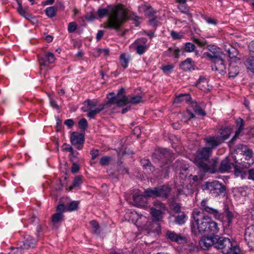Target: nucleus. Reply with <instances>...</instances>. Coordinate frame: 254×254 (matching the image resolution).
<instances>
[{
  "label": "nucleus",
  "mask_w": 254,
  "mask_h": 254,
  "mask_svg": "<svg viewBox=\"0 0 254 254\" xmlns=\"http://www.w3.org/2000/svg\"><path fill=\"white\" fill-rule=\"evenodd\" d=\"M192 215L194 222L192 223L191 230L194 235L203 233L214 235L218 232L219 229L217 223L210 217L204 215L197 209L193 211Z\"/></svg>",
  "instance_id": "1"
},
{
  "label": "nucleus",
  "mask_w": 254,
  "mask_h": 254,
  "mask_svg": "<svg viewBox=\"0 0 254 254\" xmlns=\"http://www.w3.org/2000/svg\"><path fill=\"white\" fill-rule=\"evenodd\" d=\"M127 19L126 12L123 8L114 9L104 23V27L118 30L125 21Z\"/></svg>",
  "instance_id": "2"
},
{
  "label": "nucleus",
  "mask_w": 254,
  "mask_h": 254,
  "mask_svg": "<svg viewBox=\"0 0 254 254\" xmlns=\"http://www.w3.org/2000/svg\"><path fill=\"white\" fill-rule=\"evenodd\" d=\"M202 189L211 194L212 195L217 197L225 190V186L218 181L215 180L212 182H207L202 185Z\"/></svg>",
  "instance_id": "3"
},
{
  "label": "nucleus",
  "mask_w": 254,
  "mask_h": 254,
  "mask_svg": "<svg viewBox=\"0 0 254 254\" xmlns=\"http://www.w3.org/2000/svg\"><path fill=\"white\" fill-rule=\"evenodd\" d=\"M86 108L84 112H88L87 117L90 119H94L95 116L102 111L106 108L107 104H100L97 107V102L94 100H87L85 102Z\"/></svg>",
  "instance_id": "4"
},
{
  "label": "nucleus",
  "mask_w": 254,
  "mask_h": 254,
  "mask_svg": "<svg viewBox=\"0 0 254 254\" xmlns=\"http://www.w3.org/2000/svg\"><path fill=\"white\" fill-rule=\"evenodd\" d=\"M171 191V188L167 185H163L153 189H147L145 190L146 196L157 197H161L166 198Z\"/></svg>",
  "instance_id": "5"
},
{
  "label": "nucleus",
  "mask_w": 254,
  "mask_h": 254,
  "mask_svg": "<svg viewBox=\"0 0 254 254\" xmlns=\"http://www.w3.org/2000/svg\"><path fill=\"white\" fill-rule=\"evenodd\" d=\"M211 153V148L205 147L199 149L196 152L194 160L196 165L200 169L208 161Z\"/></svg>",
  "instance_id": "6"
},
{
  "label": "nucleus",
  "mask_w": 254,
  "mask_h": 254,
  "mask_svg": "<svg viewBox=\"0 0 254 254\" xmlns=\"http://www.w3.org/2000/svg\"><path fill=\"white\" fill-rule=\"evenodd\" d=\"M216 239L215 248L219 250L224 254H229L232 252L233 244L229 239L217 236Z\"/></svg>",
  "instance_id": "7"
},
{
  "label": "nucleus",
  "mask_w": 254,
  "mask_h": 254,
  "mask_svg": "<svg viewBox=\"0 0 254 254\" xmlns=\"http://www.w3.org/2000/svg\"><path fill=\"white\" fill-rule=\"evenodd\" d=\"M125 94V90L123 88L120 89L116 95L114 93L112 92L107 95V98L109 102L104 104H107L106 108L111 104H115L118 106H124V98Z\"/></svg>",
  "instance_id": "8"
},
{
  "label": "nucleus",
  "mask_w": 254,
  "mask_h": 254,
  "mask_svg": "<svg viewBox=\"0 0 254 254\" xmlns=\"http://www.w3.org/2000/svg\"><path fill=\"white\" fill-rule=\"evenodd\" d=\"M200 209L203 212L207 213L212 215L215 219H221L223 217V214L218 209L210 207L208 203V200L203 199L201 202Z\"/></svg>",
  "instance_id": "9"
},
{
  "label": "nucleus",
  "mask_w": 254,
  "mask_h": 254,
  "mask_svg": "<svg viewBox=\"0 0 254 254\" xmlns=\"http://www.w3.org/2000/svg\"><path fill=\"white\" fill-rule=\"evenodd\" d=\"M134 44L136 45V53L139 55H143L149 47V44H147V39L145 38L137 39Z\"/></svg>",
  "instance_id": "10"
},
{
  "label": "nucleus",
  "mask_w": 254,
  "mask_h": 254,
  "mask_svg": "<svg viewBox=\"0 0 254 254\" xmlns=\"http://www.w3.org/2000/svg\"><path fill=\"white\" fill-rule=\"evenodd\" d=\"M70 139L71 144L77 146V149L80 150L82 148V144L84 141V136L82 133L73 132L71 133Z\"/></svg>",
  "instance_id": "11"
},
{
  "label": "nucleus",
  "mask_w": 254,
  "mask_h": 254,
  "mask_svg": "<svg viewBox=\"0 0 254 254\" xmlns=\"http://www.w3.org/2000/svg\"><path fill=\"white\" fill-rule=\"evenodd\" d=\"M144 192V193L139 192L135 193L133 195V201L134 205L139 207H143L146 206L147 202V197Z\"/></svg>",
  "instance_id": "12"
},
{
  "label": "nucleus",
  "mask_w": 254,
  "mask_h": 254,
  "mask_svg": "<svg viewBox=\"0 0 254 254\" xmlns=\"http://www.w3.org/2000/svg\"><path fill=\"white\" fill-rule=\"evenodd\" d=\"M216 237L217 236L202 237L199 242L200 247L203 250H207L213 245L215 246Z\"/></svg>",
  "instance_id": "13"
},
{
  "label": "nucleus",
  "mask_w": 254,
  "mask_h": 254,
  "mask_svg": "<svg viewBox=\"0 0 254 254\" xmlns=\"http://www.w3.org/2000/svg\"><path fill=\"white\" fill-rule=\"evenodd\" d=\"M204 141L207 146L206 147L211 148V152L213 149L217 147L222 143L220 138H219L216 135L207 136L204 138Z\"/></svg>",
  "instance_id": "14"
},
{
  "label": "nucleus",
  "mask_w": 254,
  "mask_h": 254,
  "mask_svg": "<svg viewBox=\"0 0 254 254\" xmlns=\"http://www.w3.org/2000/svg\"><path fill=\"white\" fill-rule=\"evenodd\" d=\"M218 159L216 158L212 159L211 161H207L200 168L204 172H209L214 173L217 171Z\"/></svg>",
  "instance_id": "15"
},
{
  "label": "nucleus",
  "mask_w": 254,
  "mask_h": 254,
  "mask_svg": "<svg viewBox=\"0 0 254 254\" xmlns=\"http://www.w3.org/2000/svg\"><path fill=\"white\" fill-rule=\"evenodd\" d=\"M135 214L137 216L136 223L138 227L143 228L146 229H151L150 227L151 224L148 222V218L137 212H135Z\"/></svg>",
  "instance_id": "16"
},
{
  "label": "nucleus",
  "mask_w": 254,
  "mask_h": 254,
  "mask_svg": "<svg viewBox=\"0 0 254 254\" xmlns=\"http://www.w3.org/2000/svg\"><path fill=\"white\" fill-rule=\"evenodd\" d=\"M211 66L213 70L217 71L218 73L224 74L226 73V65L223 60L219 56L213 62Z\"/></svg>",
  "instance_id": "17"
},
{
  "label": "nucleus",
  "mask_w": 254,
  "mask_h": 254,
  "mask_svg": "<svg viewBox=\"0 0 254 254\" xmlns=\"http://www.w3.org/2000/svg\"><path fill=\"white\" fill-rule=\"evenodd\" d=\"M166 237L172 242L177 243H183L186 242L185 237L181 234H177L174 231L168 230L166 232Z\"/></svg>",
  "instance_id": "18"
},
{
  "label": "nucleus",
  "mask_w": 254,
  "mask_h": 254,
  "mask_svg": "<svg viewBox=\"0 0 254 254\" xmlns=\"http://www.w3.org/2000/svg\"><path fill=\"white\" fill-rule=\"evenodd\" d=\"M39 64L41 66H48L55 61V58L52 53H47L39 58Z\"/></svg>",
  "instance_id": "19"
},
{
  "label": "nucleus",
  "mask_w": 254,
  "mask_h": 254,
  "mask_svg": "<svg viewBox=\"0 0 254 254\" xmlns=\"http://www.w3.org/2000/svg\"><path fill=\"white\" fill-rule=\"evenodd\" d=\"M234 166V164L230 162L229 158L226 157L221 161L218 170L222 173L229 172Z\"/></svg>",
  "instance_id": "20"
},
{
  "label": "nucleus",
  "mask_w": 254,
  "mask_h": 254,
  "mask_svg": "<svg viewBox=\"0 0 254 254\" xmlns=\"http://www.w3.org/2000/svg\"><path fill=\"white\" fill-rule=\"evenodd\" d=\"M124 106L127 105H135L142 102V97L140 95H136L134 96H126L124 94Z\"/></svg>",
  "instance_id": "21"
},
{
  "label": "nucleus",
  "mask_w": 254,
  "mask_h": 254,
  "mask_svg": "<svg viewBox=\"0 0 254 254\" xmlns=\"http://www.w3.org/2000/svg\"><path fill=\"white\" fill-rule=\"evenodd\" d=\"M36 241L32 237L27 235L24 237V240L20 242V247L23 249H29L33 248L35 247Z\"/></svg>",
  "instance_id": "22"
},
{
  "label": "nucleus",
  "mask_w": 254,
  "mask_h": 254,
  "mask_svg": "<svg viewBox=\"0 0 254 254\" xmlns=\"http://www.w3.org/2000/svg\"><path fill=\"white\" fill-rule=\"evenodd\" d=\"M164 212L162 210H150V213L153 219V222L151 225L156 224L157 228L160 229V227L158 222L161 221Z\"/></svg>",
  "instance_id": "23"
},
{
  "label": "nucleus",
  "mask_w": 254,
  "mask_h": 254,
  "mask_svg": "<svg viewBox=\"0 0 254 254\" xmlns=\"http://www.w3.org/2000/svg\"><path fill=\"white\" fill-rule=\"evenodd\" d=\"M236 127L237 129L235 132L234 136L231 139V142H233L234 140L239 136V134L243 131L244 127V122L242 118H238L236 121Z\"/></svg>",
  "instance_id": "24"
},
{
  "label": "nucleus",
  "mask_w": 254,
  "mask_h": 254,
  "mask_svg": "<svg viewBox=\"0 0 254 254\" xmlns=\"http://www.w3.org/2000/svg\"><path fill=\"white\" fill-rule=\"evenodd\" d=\"M232 129L230 127H223L221 128L218 130L219 135H216L219 138H220L221 141L223 142L226 139L229 137L231 133Z\"/></svg>",
  "instance_id": "25"
},
{
  "label": "nucleus",
  "mask_w": 254,
  "mask_h": 254,
  "mask_svg": "<svg viewBox=\"0 0 254 254\" xmlns=\"http://www.w3.org/2000/svg\"><path fill=\"white\" fill-rule=\"evenodd\" d=\"M222 213L223 214V217L221 219H219V220L223 222H226L227 225L230 226L234 218V214L227 209H226L224 213Z\"/></svg>",
  "instance_id": "26"
},
{
  "label": "nucleus",
  "mask_w": 254,
  "mask_h": 254,
  "mask_svg": "<svg viewBox=\"0 0 254 254\" xmlns=\"http://www.w3.org/2000/svg\"><path fill=\"white\" fill-rule=\"evenodd\" d=\"M181 68L185 71L194 69V64L191 59L188 58L180 64Z\"/></svg>",
  "instance_id": "27"
},
{
  "label": "nucleus",
  "mask_w": 254,
  "mask_h": 254,
  "mask_svg": "<svg viewBox=\"0 0 254 254\" xmlns=\"http://www.w3.org/2000/svg\"><path fill=\"white\" fill-rule=\"evenodd\" d=\"M191 97L189 94H180L176 96L174 100L175 103H189L190 101Z\"/></svg>",
  "instance_id": "28"
},
{
  "label": "nucleus",
  "mask_w": 254,
  "mask_h": 254,
  "mask_svg": "<svg viewBox=\"0 0 254 254\" xmlns=\"http://www.w3.org/2000/svg\"><path fill=\"white\" fill-rule=\"evenodd\" d=\"M180 50L177 47L169 48L166 51L164 52L165 56L178 59L179 57Z\"/></svg>",
  "instance_id": "29"
},
{
  "label": "nucleus",
  "mask_w": 254,
  "mask_h": 254,
  "mask_svg": "<svg viewBox=\"0 0 254 254\" xmlns=\"http://www.w3.org/2000/svg\"><path fill=\"white\" fill-rule=\"evenodd\" d=\"M64 214L62 213H56L52 215V222L54 226L57 227V225L62 223L64 220Z\"/></svg>",
  "instance_id": "30"
},
{
  "label": "nucleus",
  "mask_w": 254,
  "mask_h": 254,
  "mask_svg": "<svg viewBox=\"0 0 254 254\" xmlns=\"http://www.w3.org/2000/svg\"><path fill=\"white\" fill-rule=\"evenodd\" d=\"M174 217L176 223L180 225L185 224L187 218V215L183 212L176 214Z\"/></svg>",
  "instance_id": "31"
},
{
  "label": "nucleus",
  "mask_w": 254,
  "mask_h": 254,
  "mask_svg": "<svg viewBox=\"0 0 254 254\" xmlns=\"http://www.w3.org/2000/svg\"><path fill=\"white\" fill-rule=\"evenodd\" d=\"M190 107L196 114L203 116L205 115V112L198 105L197 102L195 101H190Z\"/></svg>",
  "instance_id": "32"
},
{
  "label": "nucleus",
  "mask_w": 254,
  "mask_h": 254,
  "mask_svg": "<svg viewBox=\"0 0 254 254\" xmlns=\"http://www.w3.org/2000/svg\"><path fill=\"white\" fill-rule=\"evenodd\" d=\"M225 50L230 58H236L238 55V51L231 45L225 46Z\"/></svg>",
  "instance_id": "33"
},
{
  "label": "nucleus",
  "mask_w": 254,
  "mask_h": 254,
  "mask_svg": "<svg viewBox=\"0 0 254 254\" xmlns=\"http://www.w3.org/2000/svg\"><path fill=\"white\" fill-rule=\"evenodd\" d=\"M120 62L122 66L124 69L127 68L129 62V56L125 53H122L120 56Z\"/></svg>",
  "instance_id": "34"
},
{
  "label": "nucleus",
  "mask_w": 254,
  "mask_h": 254,
  "mask_svg": "<svg viewBox=\"0 0 254 254\" xmlns=\"http://www.w3.org/2000/svg\"><path fill=\"white\" fill-rule=\"evenodd\" d=\"M141 164L147 172L149 171L153 172L155 170L154 167L152 165L148 159L142 160L141 161Z\"/></svg>",
  "instance_id": "35"
},
{
  "label": "nucleus",
  "mask_w": 254,
  "mask_h": 254,
  "mask_svg": "<svg viewBox=\"0 0 254 254\" xmlns=\"http://www.w3.org/2000/svg\"><path fill=\"white\" fill-rule=\"evenodd\" d=\"M245 235L250 241H254V225L249 226L246 230Z\"/></svg>",
  "instance_id": "36"
},
{
  "label": "nucleus",
  "mask_w": 254,
  "mask_h": 254,
  "mask_svg": "<svg viewBox=\"0 0 254 254\" xmlns=\"http://www.w3.org/2000/svg\"><path fill=\"white\" fill-rule=\"evenodd\" d=\"M141 8L144 11L145 15L149 17L154 16L157 12L156 10L153 9L149 5H143Z\"/></svg>",
  "instance_id": "37"
},
{
  "label": "nucleus",
  "mask_w": 254,
  "mask_h": 254,
  "mask_svg": "<svg viewBox=\"0 0 254 254\" xmlns=\"http://www.w3.org/2000/svg\"><path fill=\"white\" fill-rule=\"evenodd\" d=\"M165 205L160 201L154 202L153 206L150 208V210H162V211H165Z\"/></svg>",
  "instance_id": "38"
},
{
  "label": "nucleus",
  "mask_w": 254,
  "mask_h": 254,
  "mask_svg": "<svg viewBox=\"0 0 254 254\" xmlns=\"http://www.w3.org/2000/svg\"><path fill=\"white\" fill-rule=\"evenodd\" d=\"M239 72V67L230 64L229 68V77L234 78Z\"/></svg>",
  "instance_id": "39"
},
{
  "label": "nucleus",
  "mask_w": 254,
  "mask_h": 254,
  "mask_svg": "<svg viewBox=\"0 0 254 254\" xmlns=\"http://www.w3.org/2000/svg\"><path fill=\"white\" fill-rule=\"evenodd\" d=\"M17 9L19 13L25 18L29 19L31 17L28 11L22 7V5L20 2H18V6L17 8Z\"/></svg>",
  "instance_id": "40"
},
{
  "label": "nucleus",
  "mask_w": 254,
  "mask_h": 254,
  "mask_svg": "<svg viewBox=\"0 0 254 254\" xmlns=\"http://www.w3.org/2000/svg\"><path fill=\"white\" fill-rule=\"evenodd\" d=\"M245 155L246 156V160L249 161L248 163V166H250L251 165L254 163V160L253 157V152L250 149H248L245 152Z\"/></svg>",
  "instance_id": "41"
},
{
  "label": "nucleus",
  "mask_w": 254,
  "mask_h": 254,
  "mask_svg": "<svg viewBox=\"0 0 254 254\" xmlns=\"http://www.w3.org/2000/svg\"><path fill=\"white\" fill-rule=\"evenodd\" d=\"M57 9L54 6H50L46 8L45 9V13L46 15L50 17L53 18L56 15Z\"/></svg>",
  "instance_id": "42"
},
{
  "label": "nucleus",
  "mask_w": 254,
  "mask_h": 254,
  "mask_svg": "<svg viewBox=\"0 0 254 254\" xmlns=\"http://www.w3.org/2000/svg\"><path fill=\"white\" fill-rule=\"evenodd\" d=\"M83 177L81 176H76L72 182V186L71 187V189L73 188L79 187L82 183Z\"/></svg>",
  "instance_id": "43"
},
{
  "label": "nucleus",
  "mask_w": 254,
  "mask_h": 254,
  "mask_svg": "<svg viewBox=\"0 0 254 254\" xmlns=\"http://www.w3.org/2000/svg\"><path fill=\"white\" fill-rule=\"evenodd\" d=\"M170 169V166L167 164H165L163 166L161 167V173L157 175V176H163L164 177H166L168 176V174L169 172V170Z\"/></svg>",
  "instance_id": "44"
},
{
  "label": "nucleus",
  "mask_w": 254,
  "mask_h": 254,
  "mask_svg": "<svg viewBox=\"0 0 254 254\" xmlns=\"http://www.w3.org/2000/svg\"><path fill=\"white\" fill-rule=\"evenodd\" d=\"M90 224L94 233L97 234L100 233V230L99 229V224L96 221L92 220L90 221Z\"/></svg>",
  "instance_id": "45"
},
{
  "label": "nucleus",
  "mask_w": 254,
  "mask_h": 254,
  "mask_svg": "<svg viewBox=\"0 0 254 254\" xmlns=\"http://www.w3.org/2000/svg\"><path fill=\"white\" fill-rule=\"evenodd\" d=\"M79 202L77 201H72L70 202L66 208V211H72L75 210L78 205Z\"/></svg>",
  "instance_id": "46"
},
{
  "label": "nucleus",
  "mask_w": 254,
  "mask_h": 254,
  "mask_svg": "<svg viewBox=\"0 0 254 254\" xmlns=\"http://www.w3.org/2000/svg\"><path fill=\"white\" fill-rule=\"evenodd\" d=\"M160 19V17L153 16H152V18L150 19L149 20L150 24L154 27H156L160 25L159 20Z\"/></svg>",
  "instance_id": "47"
},
{
  "label": "nucleus",
  "mask_w": 254,
  "mask_h": 254,
  "mask_svg": "<svg viewBox=\"0 0 254 254\" xmlns=\"http://www.w3.org/2000/svg\"><path fill=\"white\" fill-rule=\"evenodd\" d=\"M195 46L190 42H188L185 44L184 50L186 52H192L195 50Z\"/></svg>",
  "instance_id": "48"
},
{
  "label": "nucleus",
  "mask_w": 254,
  "mask_h": 254,
  "mask_svg": "<svg viewBox=\"0 0 254 254\" xmlns=\"http://www.w3.org/2000/svg\"><path fill=\"white\" fill-rule=\"evenodd\" d=\"M109 10L107 8H99L97 11V14L99 18H103L109 14Z\"/></svg>",
  "instance_id": "49"
},
{
  "label": "nucleus",
  "mask_w": 254,
  "mask_h": 254,
  "mask_svg": "<svg viewBox=\"0 0 254 254\" xmlns=\"http://www.w3.org/2000/svg\"><path fill=\"white\" fill-rule=\"evenodd\" d=\"M209 51L214 55H216V56H220V49L215 45H210L209 46Z\"/></svg>",
  "instance_id": "50"
},
{
  "label": "nucleus",
  "mask_w": 254,
  "mask_h": 254,
  "mask_svg": "<svg viewBox=\"0 0 254 254\" xmlns=\"http://www.w3.org/2000/svg\"><path fill=\"white\" fill-rule=\"evenodd\" d=\"M111 160V158L109 156H104L100 160V164L102 166L108 165Z\"/></svg>",
  "instance_id": "51"
},
{
  "label": "nucleus",
  "mask_w": 254,
  "mask_h": 254,
  "mask_svg": "<svg viewBox=\"0 0 254 254\" xmlns=\"http://www.w3.org/2000/svg\"><path fill=\"white\" fill-rule=\"evenodd\" d=\"M247 63L249 68L254 72V59L253 57H249L247 60Z\"/></svg>",
  "instance_id": "52"
},
{
  "label": "nucleus",
  "mask_w": 254,
  "mask_h": 254,
  "mask_svg": "<svg viewBox=\"0 0 254 254\" xmlns=\"http://www.w3.org/2000/svg\"><path fill=\"white\" fill-rule=\"evenodd\" d=\"M77 29V25L75 22H71L68 23L67 30L69 33L74 32Z\"/></svg>",
  "instance_id": "53"
},
{
  "label": "nucleus",
  "mask_w": 254,
  "mask_h": 254,
  "mask_svg": "<svg viewBox=\"0 0 254 254\" xmlns=\"http://www.w3.org/2000/svg\"><path fill=\"white\" fill-rule=\"evenodd\" d=\"M174 66L172 64H166L163 65L161 68L164 73H168L174 68Z\"/></svg>",
  "instance_id": "54"
},
{
  "label": "nucleus",
  "mask_w": 254,
  "mask_h": 254,
  "mask_svg": "<svg viewBox=\"0 0 254 254\" xmlns=\"http://www.w3.org/2000/svg\"><path fill=\"white\" fill-rule=\"evenodd\" d=\"M78 124L79 127L83 130H85L87 127V122L84 118L81 119L79 121Z\"/></svg>",
  "instance_id": "55"
},
{
  "label": "nucleus",
  "mask_w": 254,
  "mask_h": 254,
  "mask_svg": "<svg viewBox=\"0 0 254 254\" xmlns=\"http://www.w3.org/2000/svg\"><path fill=\"white\" fill-rule=\"evenodd\" d=\"M233 167L235 169V175L237 177L241 176L242 179L244 178V173H243V172L241 170L238 169V166L237 165H234V166Z\"/></svg>",
  "instance_id": "56"
},
{
  "label": "nucleus",
  "mask_w": 254,
  "mask_h": 254,
  "mask_svg": "<svg viewBox=\"0 0 254 254\" xmlns=\"http://www.w3.org/2000/svg\"><path fill=\"white\" fill-rule=\"evenodd\" d=\"M204 55L209 58L210 60H211L213 62H214L215 61V60H216V59H217L219 56H216V55H214L213 54H212V53H208V52H206L204 54Z\"/></svg>",
  "instance_id": "57"
},
{
  "label": "nucleus",
  "mask_w": 254,
  "mask_h": 254,
  "mask_svg": "<svg viewBox=\"0 0 254 254\" xmlns=\"http://www.w3.org/2000/svg\"><path fill=\"white\" fill-rule=\"evenodd\" d=\"M22 248H21L19 245V247L13 248L9 254H22Z\"/></svg>",
  "instance_id": "58"
},
{
  "label": "nucleus",
  "mask_w": 254,
  "mask_h": 254,
  "mask_svg": "<svg viewBox=\"0 0 254 254\" xmlns=\"http://www.w3.org/2000/svg\"><path fill=\"white\" fill-rule=\"evenodd\" d=\"M170 34H171V37L174 40H179V39H181L182 38V37H183L182 35L180 34L179 33H177V32H176L175 31H172L171 32Z\"/></svg>",
  "instance_id": "59"
},
{
  "label": "nucleus",
  "mask_w": 254,
  "mask_h": 254,
  "mask_svg": "<svg viewBox=\"0 0 254 254\" xmlns=\"http://www.w3.org/2000/svg\"><path fill=\"white\" fill-rule=\"evenodd\" d=\"M178 7L179 9L182 12L187 13L189 11V8L186 4H179Z\"/></svg>",
  "instance_id": "60"
},
{
  "label": "nucleus",
  "mask_w": 254,
  "mask_h": 254,
  "mask_svg": "<svg viewBox=\"0 0 254 254\" xmlns=\"http://www.w3.org/2000/svg\"><path fill=\"white\" fill-rule=\"evenodd\" d=\"M159 153H160V154H161L162 156H163L164 158H167L168 155V150L166 149H161L159 150L158 151H156L154 155H158V154Z\"/></svg>",
  "instance_id": "61"
},
{
  "label": "nucleus",
  "mask_w": 254,
  "mask_h": 254,
  "mask_svg": "<svg viewBox=\"0 0 254 254\" xmlns=\"http://www.w3.org/2000/svg\"><path fill=\"white\" fill-rule=\"evenodd\" d=\"M66 211V208L64 206V204H60L59 205H58L57 207V212L56 213H62L63 214V213Z\"/></svg>",
  "instance_id": "62"
},
{
  "label": "nucleus",
  "mask_w": 254,
  "mask_h": 254,
  "mask_svg": "<svg viewBox=\"0 0 254 254\" xmlns=\"http://www.w3.org/2000/svg\"><path fill=\"white\" fill-rule=\"evenodd\" d=\"M204 19L206 22L209 24L216 25L217 23V21L211 17H205Z\"/></svg>",
  "instance_id": "63"
},
{
  "label": "nucleus",
  "mask_w": 254,
  "mask_h": 254,
  "mask_svg": "<svg viewBox=\"0 0 254 254\" xmlns=\"http://www.w3.org/2000/svg\"><path fill=\"white\" fill-rule=\"evenodd\" d=\"M232 252H233V254H242L240 248L234 244H233Z\"/></svg>",
  "instance_id": "64"
}]
</instances>
